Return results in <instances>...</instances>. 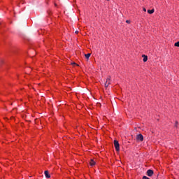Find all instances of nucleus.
I'll use <instances>...</instances> for the list:
<instances>
[{
    "label": "nucleus",
    "mask_w": 179,
    "mask_h": 179,
    "mask_svg": "<svg viewBox=\"0 0 179 179\" xmlns=\"http://www.w3.org/2000/svg\"><path fill=\"white\" fill-rule=\"evenodd\" d=\"M113 145H114V146L115 148V150L117 152H120V143H118V141L114 140Z\"/></svg>",
    "instance_id": "obj_1"
},
{
    "label": "nucleus",
    "mask_w": 179,
    "mask_h": 179,
    "mask_svg": "<svg viewBox=\"0 0 179 179\" xmlns=\"http://www.w3.org/2000/svg\"><path fill=\"white\" fill-rule=\"evenodd\" d=\"M136 141L138 142H143V135H142L141 134H137Z\"/></svg>",
    "instance_id": "obj_2"
},
{
    "label": "nucleus",
    "mask_w": 179,
    "mask_h": 179,
    "mask_svg": "<svg viewBox=\"0 0 179 179\" xmlns=\"http://www.w3.org/2000/svg\"><path fill=\"white\" fill-rule=\"evenodd\" d=\"M110 80H111V76H108V78H106V81L105 83V87H108V85H110Z\"/></svg>",
    "instance_id": "obj_3"
},
{
    "label": "nucleus",
    "mask_w": 179,
    "mask_h": 179,
    "mask_svg": "<svg viewBox=\"0 0 179 179\" xmlns=\"http://www.w3.org/2000/svg\"><path fill=\"white\" fill-rule=\"evenodd\" d=\"M147 175L148 177H152L153 176V170L149 169L147 171Z\"/></svg>",
    "instance_id": "obj_4"
},
{
    "label": "nucleus",
    "mask_w": 179,
    "mask_h": 179,
    "mask_svg": "<svg viewBox=\"0 0 179 179\" xmlns=\"http://www.w3.org/2000/svg\"><path fill=\"white\" fill-rule=\"evenodd\" d=\"M44 174L46 178H51V176H50L48 171H45Z\"/></svg>",
    "instance_id": "obj_5"
},
{
    "label": "nucleus",
    "mask_w": 179,
    "mask_h": 179,
    "mask_svg": "<svg viewBox=\"0 0 179 179\" xmlns=\"http://www.w3.org/2000/svg\"><path fill=\"white\" fill-rule=\"evenodd\" d=\"M142 57L143 58V62H146L148 61V56L147 55H143Z\"/></svg>",
    "instance_id": "obj_6"
},
{
    "label": "nucleus",
    "mask_w": 179,
    "mask_h": 179,
    "mask_svg": "<svg viewBox=\"0 0 179 179\" xmlns=\"http://www.w3.org/2000/svg\"><path fill=\"white\" fill-rule=\"evenodd\" d=\"M90 166H95L96 165V162L94 160L91 159L90 162Z\"/></svg>",
    "instance_id": "obj_7"
},
{
    "label": "nucleus",
    "mask_w": 179,
    "mask_h": 179,
    "mask_svg": "<svg viewBox=\"0 0 179 179\" xmlns=\"http://www.w3.org/2000/svg\"><path fill=\"white\" fill-rule=\"evenodd\" d=\"M148 13H149L150 15H152V13H155V9L148 10Z\"/></svg>",
    "instance_id": "obj_8"
},
{
    "label": "nucleus",
    "mask_w": 179,
    "mask_h": 179,
    "mask_svg": "<svg viewBox=\"0 0 179 179\" xmlns=\"http://www.w3.org/2000/svg\"><path fill=\"white\" fill-rule=\"evenodd\" d=\"M92 55V54L90 53H87L85 55V58H87V59H89V58H90V56Z\"/></svg>",
    "instance_id": "obj_9"
},
{
    "label": "nucleus",
    "mask_w": 179,
    "mask_h": 179,
    "mask_svg": "<svg viewBox=\"0 0 179 179\" xmlns=\"http://www.w3.org/2000/svg\"><path fill=\"white\" fill-rule=\"evenodd\" d=\"M175 47H179V41L175 43Z\"/></svg>",
    "instance_id": "obj_10"
},
{
    "label": "nucleus",
    "mask_w": 179,
    "mask_h": 179,
    "mask_svg": "<svg viewBox=\"0 0 179 179\" xmlns=\"http://www.w3.org/2000/svg\"><path fill=\"white\" fill-rule=\"evenodd\" d=\"M143 179H150V178H148L147 176H143Z\"/></svg>",
    "instance_id": "obj_11"
},
{
    "label": "nucleus",
    "mask_w": 179,
    "mask_h": 179,
    "mask_svg": "<svg viewBox=\"0 0 179 179\" xmlns=\"http://www.w3.org/2000/svg\"><path fill=\"white\" fill-rule=\"evenodd\" d=\"M71 65H76L78 66V64H76L75 62L71 63Z\"/></svg>",
    "instance_id": "obj_12"
},
{
    "label": "nucleus",
    "mask_w": 179,
    "mask_h": 179,
    "mask_svg": "<svg viewBox=\"0 0 179 179\" xmlns=\"http://www.w3.org/2000/svg\"><path fill=\"white\" fill-rule=\"evenodd\" d=\"M177 125H178V122H176V125H175V127H177Z\"/></svg>",
    "instance_id": "obj_13"
},
{
    "label": "nucleus",
    "mask_w": 179,
    "mask_h": 179,
    "mask_svg": "<svg viewBox=\"0 0 179 179\" xmlns=\"http://www.w3.org/2000/svg\"><path fill=\"white\" fill-rule=\"evenodd\" d=\"M126 23H130V21L129 20H127Z\"/></svg>",
    "instance_id": "obj_14"
},
{
    "label": "nucleus",
    "mask_w": 179,
    "mask_h": 179,
    "mask_svg": "<svg viewBox=\"0 0 179 179\" xmlns=\"http://www.w3.org/2000/svg\"><path fill=\"white\" fill-rule=\"evenodd\" d=\"M79 33V31H76V34H78Z\"/></svg>",
    "instance_id": "obj_15"
},
{
    "label": "nucleus",
    "mask_w": 179,
    "mask_h": 179,
    "mask_svg": "<svg viewBox=\"0 0 179 179\" xmlns=\"http://www.w3.org/2000/svg\"><path fill=\"white\" fill-rule=\"evenodd\" d=\"M143 11H144V12H146V8H143Z\"/></svg>",
    "instance_id": "obj_16"
},
{
    "label": "nucleus",
    "mask_w": 179,
    "mask_h": 179,
    "mask_svg": "<svg viewBox=\"0 0 179 179\" xmlns=\"http://www.w3.org/2000/svg\"><path fill=\"white\" fill-rule=\"evenodd\" d=\"M21 3H22V4H23V3H24L23 1H21Z\"/></svg>",
    "instance_id": "obj_17"
},
{
    "label": "nucleus",
    "mask_w": 179,
    "mask_h": 179,
    "mask_svg": "<svg viewBox=\"0 0 179 179\" xmlns=\"http://www.w3.org/2000/svg\"><path fill=\"white\" fill-rule=\"evenodd\" d=\"M107 1H110V0H107Z\"/></svg>",
    "instance_id": "obj_18"
}]
</instances>
